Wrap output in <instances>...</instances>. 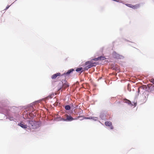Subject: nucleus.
Returning <instances> with one entry per match:
<instances>
[{"label":"nucleus","instance_id":"obj_1","mask_svg":"<svg viewBox=\"0 0 154 154\" xmlns=\"http://www.w3.org/2000/svg\"><path fill=\"white\" fill-rule=\"evenodd\" d=\"M36 122H33L32 120H29L27 123V127L30 129H33L36 128Z\"/></svg>","mask_w":154,"mask_h":154},{"label":"nucleus","instance_id":"obj_2","mask_svg":"<svg viewBox=\"0 0 154 154\" xmlns=\"http://www.w3.org/2000/svg\"><path fill=\"white\" fill-rule=\"evenodd\" d=\"M96 63H93L91 62V61H88L87 62L85 63V65H86V68L85 69H89L93 66H96Z\"/></svg>","mask_w":154,"mask_h":154},{"label":"nucleus","instance_id":"obj_3","mask_svg":"<svg viewBox=\"0 0 154 154\" xmlns=\"http://www.w3.org/2000/svg\"><path fill=\"white\" fill-rule=\"evenodd\" d=\"M66 117V119H65V121H71L73 120H77L79 118L82 116H79L77 117H76L75 118H73L71 116H69L67 114H66L65 115Z\"/></svg>","mask_w":154,"mask_h":154},{"label":"nucleus","instance_id":"obj_4","mask_svg":"<svg viewBox=\"0 0 154 154\" xmlns=\"http://www.w3.org/2000/svg\"><path fill=\"white\" fill-rule=\"evenodd\" d=\"M123 101L124 103L128 104V105H131V106H134V107L136 106V103H134V105L131 103V101L130 100H128L126 99H124L123 100Z\"/></svg>","mask_w":154,"mask_h":154},{"label":"nucleus","instance_id":"obj_5","mask_svg":"<svg viewBox=\"0 0 154 154\" xmlns=\"http://www.w3.org/2000/svg\"><path fill=\"white\" fill-rule=\"evenodd\" d=\"M105 125L106 126L109 127L111 129H113V127L112 126V123L109 121H107L105 122Z\"/></svg>","mask_w":154,"mask_h":154},{"label":"nucleus","instance_id":"obj_6","mask_svg":"<svg viewBox=\"0 0 154 154\" xmlns=\"http://www.w3.org/2000/svg\"><path fill=\"white\" fill-rule=\"evenodd\" d=\"M106 59V58L102 56H100L97 58H95L93 59V60L95 61H97L98 60H104Z\"/></svg>","mask_w":154,"mask_h":154},{"label":"nucleus","instance_id":"obj_7","mask_svg":"<svg viewBox=\"0 0 154 154\" xmlns=\"http://www.w3.org/2000/svg\"><path fill=\"white\" fill-rule=\"evenodd\" d=\"M74 71V69H70L67 72H64V73L62 75H69L71 72H72Z\"/></svg>","mask_w":154,"mask_h":154},{"label":"nucleus","instance_id":"obj_8","mask_svg":"<svg viewBox=\"0 0 154 154\" xmlns=\"http://www.w3.org/2000/svg\"><path fill=\"white\" fill-rule=\"evenodd\" d=\"M61 75V74L60 73H58L55 74H53L51 76V78L53 79H55L57 76H60Z\"/></svg>","mask_w":154,"mask_h":154},{"label":"nucleus","instance_id":"obj_9","mask_svg":"<svg viewBox=\"0 0 154 154\" xmlns=\"http://www.w3.org/2000/svg\"><path fill=\"white\" fill-rule=\"evenodd\" d=\"M18 125L20 126L22 128H27V125H25L22 123H19L18 124Z\"/></svg>","mask_w":154,"mask_h":154},{"label":"nucleus","instance_id":"obj_10","mask_svg":"<svg viewBox=\"0 0 154 154\" xmlns=\"http://www.w3.org/2000/svg\"><path fill=\"white\" fill-rule=\"evenodd\" d=\"M84 70V69L82 67H80L78 68H77L76 71L78 72H83Z\"/></svg>","mask_w":154,"mask_h":154},{"label":"nucleus","instance_id":"obj_11","mask_svg":"<svg viewBox=\"0 0 154 154\" xmlns=\"http://www.w3.org/2000/svg\"><path fill=\"white\" fill-rule=\"evenodd\" d=\"M140 7V5L137 4L135 5H133L132 8L134 9H137Z\"/></svg>","mask_w":154,"mask_h":154},{"label":"nucleus","instance_id":"obj_12","mask_svg":"<svg viewBox=\"0 0 154 154\" xmlns=\"http://www.w3.org/2000/svg\"><path fill=\"white\" fill-rule=\"evenodd\" d=\"M69 85L67 83H65L63 84V87L64 88L66 89L67 87H68Z\"/></svg>","mask_w":154,"mask_h":154},{"label":"nucleus","instance_id":"obj_13","mask_svg":"<svg viewBox=\"0 0 154 154\" xmlns=\"http://www.w3.org/2000/svg\"><path fill=\"white\" fill-rule=\"evenodd\" d=\"M70 106L69 105H66L65 106V108L66 110H69L70 109Z\"/></svg>","mask_w":154,"mask_h":154},{"label":"nucleus","instance_id":"obj_14","mask_svg":"<svg viewBox=\"0 0 154 154\" xmlns=\"http://www.w3.org/2000/svg\"><path fill=\"white\" fill-rule=\"evenodd\" d=\"M126 5H127V6L131 8H132L133 5L131 4H127Z\"/></svg>","mask_w":154,"mask_h":154},{"label":"nucleus","instance_id":"obj_15","mask_svg":"<svg viewBox=\"0 0 154 154\" xmlns=\"http://www.w3.org/2000/svg\"><path fill=\"white\" fill-rule=\"evenodd\" d=\"M150 82L154 84V79H152L150 80Z\"/></svg>","mask_w":154,"mask_h":154},{"label":"nucleus","instance_id":"obj_16","mask_svg":"<svg viewBox=\"0 0 154 154\" xmlns=\"http://www.w3.org/2000/svg\"><path fill=\"white\" fill-rule=\"evenodd\" d=\"M10 6H9V5L7 6V7H6V8L5 9V10H6L7 9H8L10 7Z\"/></svg>","mask_w":154,"mask_h":154},{"label":"nucleus","instance_id":"obj_17","mask_svg":"<svg viewBox=\"0 0 154 154\" xmlns=\"http://www.w3.org/2000/svg\"><path fill=\"white\" fill-rule=\"evenodd\" d=\"M117 56H118V57H116V58H117L118 57H119V55H117Z\"/></svg>","mask_w":154,"mask_h":154},{"label":"nucleus","instance_id":"obj_18","mask_svg":"<svg viewBox=\"0 0 154 154\" xmlns=\"http://www.w3.org/2000/svg\"><path fill=\"white\" fill-rule=\"evenodd\" d=\"M139 88H138V90L139 91Z\"/></svg>","mask_w":154,"mask_h":154}]
</instances>
